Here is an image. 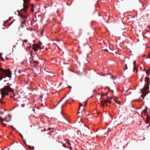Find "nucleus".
<instances>
[{
  "mask_svg": "<svg viewBox=\"0 0 150 150\" xmlns=\"http://www.w3.org/2000/svg\"><path fill=\"white\" fill-rule=\"evenodd\" d=\"M23 0V8L20 11H17L18 12V14L21 18V27L22 28L24 27L23 25L25 24V20L28 18V16L25 15L24 14L27 12L29 6L30 5V0Z\"/></svg>",
  "mask_w": 150,
  "mask_h": 150,
  "instance_id": "nucleus-1",
  "label": "nucleus"
},
{
  "mask_svg": "<svg viewBox=\"0 0 150 150\" xmlns=\"http://www.w3.org/2000/svg\"><path fill=\"white\" fill-rule=\"evenodd\" d=\"M5 77H8L11 78L12 77V73L9 69H5L0 67V81L2 80Z\"/></svg>",
  "mask_w": 150,
  "mask_h": 150,
  "instance_id": "nucleus-2",
  "label": "nucleus"
},
{
  "mask_svg": "<svg viewBox=\"0 0 150 150\" xmlns=\"http://www.w3.org/2000/svg\"><path fill=\"white\" fill-rule=\"evenodd\" d=\"M0 91L2 98H4L6 96L8 95V92H13V90L10 86H5L4 87L0 89Z\"/></svg>",
  "mask_w": 150,
  "mask_h": 150,
  "instance_id": "nucleus-3",
  "label": "nucleus"
},
{
  "mask_svg": "<svg viewBox=\"0 0 150 150\" xmlns=\"http://www.w3.org/2000/svg\"><path fill=\"white\" fill-rule=\"evenodd\" d=\"M87 104H80L79 105V111L78 113H79L80 112L82 113L85 111V107L87 105Z\"/></svg>",
  "mask_w": 150,
  "mask_h": 150,
  "instance_id": "nucleus-4",
  "label": "nucleus"
},
{
  "mask_svg": "<svg viewBox=\"0 0 150 150\" xmlns=\"http://www.w3.org/2000/svg\"><path fill=\"white\" fill-rule=\"evenodd\" d=\"M149 79L147 77L145 78V86H144V88L145 90H146L149 89L150 81H149Z\"/></svg>",
  "mask_w": 150,
  "mask_h": 150,
  "instance_id": "nucleus-5",
  "label": "nucleus"
},
{
  "mask_svg": "<svg viewBox=\"0 0 150 150\" xmlns=\"http://www.w3.org/2000/svg\"><path fill=\"white\" fill-rule=\"evenodd\" d=\"M108 102L110 103H113L114 102L115 103H119L117 101V99L113 97H108L107 99Z\"/></svg>",
  "mask_w": 150,
  "mask_h": 150,
  "instance_id": "nucleus-6",
  "label": "nucleus"
},
{
  "mask_svg": "<svg viewBox=\"0 0 150 150\" xmlns=\"http://www.w3.org/2000/svg\"><path fill=\"white\" fill-rule=\"evenodd\" d=\"M33 50L35 51H37L38 50V48H40V47L38 44H34L33 45Z\"/></svg>",
  "mask_w": 150,
  "mask_h": 150,
  "instance_id": "nucleus-7",
  "label": "nucleus"
},
{
  "mask_svg": "<svg viewBox=\"0 0 150 150\" xmlns=\"http://www.w3.org/2000/svg\"><path fill=\"white\" fill-rule=\"evenodd\" d=\"M5 120V119L1 118V117H0V121H3L2 124L4 126H5L6 125V124L3 122V121Z\"/></svg>",
  "mask_w": 150,
  "mask_h": 150,
  "instance_id": "nucleus-8",
  "label": "nucleus"
},
{
  "mask_svg": "<svg viewBox=\"0 0 150 150\" xmlns=\"http://www.w3.org/2000/svg\"><path fill=\"white\" fill-rule=\"evenodd\" d=\"M135 70H136V72H137V68L136 67V65H134L133 66V71L134 72Z\"/></svg>",
  "mask_w": 150,
  "mask_h": 150,
  "instance_id": "nucleus-9",
  "label": "nucleus"
},
{
  "mask_svg": "<svg viewBox=\"0 0 150 150\" xmlns=\"http://www.w3.org/2000/svg\"><path fill=\"white\" fill-rule=\"evenodd\" d=\"M31 6V11L32 12H33L34 11V7L35 6L34 5L32 4Z\"/></svg>",
  "mask_w": 150,
  "mask_h": 150,
  "instance_id": "nucleus-10",
  "label": "nucleus"
},
{
  "mask_svg": "<svg viewBox=\"0 0 150 150\" xmlns=\"http://www.w3.org/2000/svg\"><path fill=\"white\" fill-rule=\"evenodd\" d=\"M2 55V54L1 53H0V59L2 61H4V58L2 57H1Z\"/></svg>",
  "mask_w": 150,
  "mask_h": 150,
  "instance_id": "nucleus-11",
  "label": "nucleus"
},
{
  "mask_svg": "<svg viewBox=\"0 0 150 150\" xmlns=\"http://www.w3.org/2000/svg\"><path fill=\"white\" fill-rule=\"evenodd\" d=\"M147 109H148V108L146 106V108H145V109L143 110V112H144L146 113L147 112Z\"/></svg>",
  "mask_w": 150,
  "mask_h": 150,
  "instance_id": "nucleus-12",
  "label": "nucleus"
},
{
  "mask_svg": "<svg viewBox=\"0 0 150 150\" xmlns=\"http://www.w3.org/2000/svg\"><path fill=\"white\" fill-rule=\"evenodd\" d=\"M112 51V50L110 49H109V50H107V52L110 53H111Z\"/></svg>",
  "mask_w": 150,
  "mask_h": 150,
  "instance_id": "nucleus-13",
  "label": "nucleus"
},
{
  "mask_svg": "<svg viewBox=\"0 0 150 150\" xmlns=\"http://www.w3.org/2000/svg\"><path fill=\"white\" fill-rule=\"evenodd\" d=\"M29 148L30 149H31L32 148H33V149H34V147L33 146L31 147L30 146H29Z\"/></svg>",
  "mask_w": 150,
  "mask_h": 150,
  "instance_id": "nucleus-14",
  "label": "nucleus"
},
{
  "mask_svg": "<svg viewBox=\"0 0 150 150\" xmlns=\"http://www.w3.org/2000/svg\"><path fill=\"white\" fill-rule=\"evenodd\" d=\"M42 44V42H39V46L40 47V45Z\"/></svg>",
  "mask_w": 150,
  "mask_h": 150,
  "instance_id": "nucleus-15",
  "label": "nucleus"
},
{
  "mask_svg": "<svg viewBox=\"0 0 150 150\" xmlns=\"http://www.w3.org/2000/svg\"><path fill=\"white\" fill-rule=\"evenodd\" d=\"M125 66L126 67V69H124V70H125L126 69H128V67H127V64H126L125 65Z\"/></svg>",
  "mask_w": 150,
  "mask_h": 150,
  "instance_id": "nucleus-16",
  "label": "nucleus"
},
{
  "mask_svg": "<svg viewBox=\"0 0 150 150\" xmlns=\"http://www.w3.org/2000/svg\"><path fill=\"white\" fill-rule=\"evenodd\" d=\"M72 101V100H69V101H70V102H71V101ZM68 101H68V100H66V101H65V102H64V103H66L67 102H68Z\"/></svg>",
  "mask_w": 150,
  "mask_h": 150,
  "instance_id": "nucleus-17",
  "label": "nucleus"
},
{
  "mask_svg": "<svg viewBox=\"0 0 150 150\" xmlns=\"http://www.w3.org/2000/svg\"><path fill=\"white\" fill-rule=\"evenodd\" d=\"M68 141L67 142V143L69 145H70V143L69 141V140L67 139Z\"/></svg>",
  "mask_w": 150,
  "mask_h": 150,
  "instance_id": "nucleus-18",
  "label": "nucleus"
},
{
  "mask_svg": "<svg viewBox=\"0 0 150 150\" xmlns=\"http://www.w3.org/2000/svg\"><path fill=\"white\" fill-rule=\"evenodd\" d=\"M27 41H28V40H26V39L24 40H23V42L25 43L27 42Z\"/></svg>",
  "mask_w": 150,
  "mask_h": 150,
  "instance_id": "nucleus-19",
  "label": "nucleus"
},
{
  "mask_svg": "<svg viewBox=\"0 0 150 150\" xmlns=\"http://www.w3.org/2000/svg\"><path fill=\"white\" fill-rule=\"evenodd\" d=\"M142 94H143V95H144V96H146V95H145V94H144V91L143 90H142Z\"/></svg>",
  "mask_w": 150,
  "mask_h": 150,
  "instance_id": "nucleus-20",
  "label": "nucleus"
},
{
  "mask_svg": "<svg viewBox=\"0 0 150 150\" xmlns=\"http://www.w3.org/2000/svg\"><path fill=\"white\" fill-rule=\"evenodd\" d=\"M136 63V61L134 60L133 62V64H134V66L135 65V64Z\"/></svg>",
  "mask_w": 150,
  "mask_h": 150,
  "instance_id": "nucleus-21",
  "label": "nucleus"
},
{
  "mask_svg": "<svg viewBox=\"0 0 150 150\" xmlns=\"http://www.w3.org/2000/svg\"><path fill=\"white\" fill-rule=\"evenodd\" d=\"M145 71L146 72V74H147L148 73H149V71H148V70H145Z\"/></svg>",
  "mask_w": 150,
  "mask_h": 150,
  "instance_id": "nucleus-22",
  "label": "nucleus"
},
{
  "mask_svg": "<svg viewBox=\"0 0 150 150\" xmlns=\"http://www.w3.org/2000/svg\"><path fill=\"white\" fill-rule=\"evenodd\" d=\"M105 104L102 103L101 105H100V106H104Z\"/></svg>",
  "mask_w": 150,
  "mask_h": 150,
  "instance_id": "nucleus-23",
  "label": "nucleus"
},
{
  "mask_svg": "<svg viewBox=\"0 0 150 150\" xmlns=\"http://www.w3.org/2000/svg\"><path fill=\"white\" fill-rule=\"evenodd\" d=\"M21 105L22 107H23L25 106V105L24 104H21Z\"/></svg>",
  "mask_w": 150,
  "mask_h": 150,
  "instance_id": "nucleus-24",
  "label": "nucleus"
},
{
  "mask_svg": "<svg viewBox=\"0 0 150 150\" xmlns=\"http://www.w3.org/2000/svg\"><path fill=\"white\" fill-rule=\"evenodd\" d=\"M19 134L20 135V136L22 138H23V136L20 133H19Z\"/></svg>",
  "mask_w": 150,
  "mask_h": 150,
  "instance_id": "nucleus-25",
  "label": "nucleus"
},
{
  "mask_svg": "<svg viewBox=\"0 0 150 150\" xmlns=\"http://www.w3.org/2000/svg\"><path fill=\"white\" fill-rule=\"evenodd\" d=\"M106 88H108L109 90H110L111 91V90L110 89V88H109V87H106ZM112 91L113 92V90H112Z\"/></svg>",
  "mask_w": 150,
  "mask_h": 150,
  "instance_id": "nucleus-26",
  "label": "nucleus"
},
{
  "mask_svg": "<svg viewBox=\"0 0 150 150\" xmlns=\"http://www.w3.org/2000/svg\"><path fill=\"white\" fill-rule=\"evenodd\" d=\"M13 21H12L11 23H10L9 25V26H10V25L13 23Z\"/></svg>",
  "mask_w": 150,
  "mask_h": 150,
  "instance_id": "nucleus-27",
  "label": "nucleus"
},
{
  "mask_svg": "<svg viewBox=\"0 0 150 150\" xmlns=\"http://www.w3.org/2000/svg\"><path fill=\"white\" fill-rule=\"evenodd\" d=\"M63 99V98L61 100H60V101H59L58 102V103H60L61 102V101Z\"/></svg>",
  "mask_w": 150,
  "mask_h": 150,
  "instance_id": "nucleus-28",
  "label": "nucleus"
},
{
  "mask_svg": "<svg viewBox=\"0 0 150 150\" xmlns=\"http://www.w3.org/2000/svg\"><path fill=\"white\" fill-rule=\"evenodd\" d=\"M43 30H42V31H41V34H42V35H43L42 34H43Z\"/></svg>",
  "mask_w": 150,
  "mask_h": 150,
  "instance_id": "nucleus-29",
  "label": "nucleus"
},
{
  "mask_svg": "<svg viewBox=\"0 0 150 150\" xmlns=\"http://www.w3.org/2000/svg\"><path fill=\"white\" fill-rule=\"evenodd\" d=\"M60 106H61V109L62 110V109L63 107V105H60Z\"/></svg>",
  "mask_w": 150,
  "mask_h": 150,
  "instance_id": "nucleus-30",
  "label": "nucleus"
},
{
  "mask_svg": "<svg viewBox=\"0 0 150 150\" xmlns=\"http://www.w3.org/2000/svg\"><path fill=\"white\" fill-rule=\"evenodd\" d=\"M51 129L50 128H48V129H47V130H50Z\"/></svg>",
  "mask_w": 150,
  "mask_h": 150,
  "instance_id": "nucleus-31",
  "label": "nucleus"
},
{
  "mask_svg": "<svg viewBox=\"0 0 150 150\" xmlns=\"http://www.w3.org/2000/svg\"><path fill=\"white\" fill-rule=\"evenodd\" d=\"M10 127L12 128L13 129H15V128L14 127H13V126H11Z\"/></svg>",
  "mask_w": 150,
  "mask_h": 150,
  "instance_id": "nucleus-32",
  "label": "nucleus"
},
{
  "mask_svg": "<svg viewBox=\"0 0 150 150\" xmlns=\"http://www.w3.org/2000/svg\"><path fill=\"white\" fill-rule=\"evenodd\" d=\"M88 55H87V57H88V58H88ZM86 60H87V61H88V58H87V59H86Z\"/></svg>",
  "mask_w": 150,
  "mask_h": 150,
  "instance_id": "nucleus-33",
  "label": "nucleus"
},
{
  "mask_svg": "<svg viewBox=\"0 0 150 150\" xmlns=\"http://www.w3.org/2000/svg\"><path fill=\"white\" fill-rule=\"evenodd\" d=\"M86 102H87V101H86V100L85 101H84V102H83V103H86Z\"/></svg>",
  "mask_w": 150,
  "mask_h": 150,
  "instance_id": "nucleus-34",
  "label": "nucleus"
},
{
  "mask_svg": "<svg viewBox=\"0 0 150 150\" xmlns=\"http://www.w3.org/2000/svg\"><path fill=\"white\" fill-rule=\"evenodd\" d=\"M23 142L26 145H27V144H26L25 141H23Z\"/></svg>",
  "mask_w": 150,
  "mask_h": 150,
  "instance_id": "nucleus-35",
  "label": "nucleus"
},
{
  "mask_svg": "<svg viewBox=\"0 0 150 150\" xmlns=\"http://www.w3.org/2000/svg\"><path fill=\"white\" fill-rule=\"evenodd\" d=\"M41 105L42 106H43V104H41Z\"/></svg>",
  "mask_w": 150,
  "mask_h": 150,
  "instance_id": "nucleus-36",
  "label": "nucleus"
},
{
  "mask_svg": "<svg viewBox=\"0 0 150 150\" xmlns=\"http://www.w3.org/2000/svg\"><path fill=\"white\" fill-rule=\"evenodd\" d=\"M1 114H4V112H1Z\"/></svg>",
  "mask_w": 150,
  "mask_h": 150,
  "instance_id": "nucleus-37",
  "label": "nucleus"
},
{
  "mask_svg": "<svg viewBox=\"0 0 150 150\" xmlns=\"http://www.w3.org/2000/svg\"><path fill=\"white\" fill-rule=\"evenodd\" d=\"M59 104V103H58V104H57V106H58L59 104Z\"/></svg>",
  "mask_w": 150,
  "mask_h": 150,
  "instance_id": "nucleus-38",
  "label": "nucleus"
},
{
  "mask_svg": "<svg viewBox=\"0 0 150 150\" xmlns=\"http://www.w3.org/2000/svg\"><path fill=\"white\" fill-rule=\"evenodd\" d=\"M108 50L105 49V51H106L107 52V50Z\"/></svg>",
  "mask_w": 150,
  "mask_h": 150,
  "instance_id": "nucleus-39",
  "label": "nucleus"
},
{
  "mask_svg": "<svg viewBox=\"0 0 150 150\" xmlns=\"http://www.w3.org/2000/svg\"><path fill=\"white\" fill-rule=\"evenodd\" d=\"M1 102L2 103H5V102H2V101H1Z\"/></svg>",
  "mask_w": 150,
  "mask_h": 150,
  "instance_id": "nucleus-40",
  "label": "nucleus"
},
{
  "mask_svg": "<svg viewBox=\"0 0 150 150\" xmlns=\"http://www.w3.org/2000/svg\"><path fill=\"white\" fill-rule=\"evenodd\" d=\"M144 71H145V70H146V68H145L144 69Z\"/></svg>",
  "mask_w": 150,
  "mask_h": 150,
  "instance_id": "nucleus-41",
  "label": "nucleus"
},
{
  "mask_svg": "<svg viewBox=\"0 0 150 150\" xmlns=\"http://www.w3.org/2000/svg\"><path fill=\"white\" fill-rule=\"evenodd\" d=\"M106 105L107 106H109L108 105V104H106Z\"/></svg>",
  "mask_w": 150,
  "mask_h": 150,
  "instance_id": "nucleus-42",
  "label": "nucleus"
},
{
  "mask_svg": "<svg viewBox=\"0 0 150 150\" xmlns=\"http://www.w3.org/2000/svg\"><path fill=\"white\" fill-rule=\"evenodd\" d=\"M112 78V79H113V76H112L111 77V78Z\"/></svg>",
  "mask_w": 150,
  "mask_h": 150,
  "instance_id": "nucleus-43",
  "label": "nucleus"
},
{
  "mask_svg": "<svg viewBox=\"0 0 150 150\" xmlns=\"http://www.w3.org/2000/svg\"><path fill=\"white\" fill-rule=\"evenodd\" d=\"M61 113H62V115H63V113H62V112H61Z\"/></svg>",
  "mask_w": 150,
  "mask_h": 150,
  "instance_id": "nucleus-44",
  "label": "nucleus"
},
{
  "mask_svg": "<svg viewBox=\"0 0 150 150\" xmlns=\"http://www.w3.org/2000/svg\"><path fill=\"white\" fill-rule=\"evenodd\" d=\"M6 121L7 122H8L9 121Z\"/></svg>",
  "mask_w": 150,
  "mask_h": 150,
  "instance_id": "nucleus-45",
  "label": "nucleus"
},
{
  "mask_svg": "<svg viewBox=\"0 0 150 150\" xmlns=\"http://www.w3.org/2000/svg\"><path fill=\"white\" fill-rule=\"evenodd\" d=\"M107 94H108V93H106V95H107Z\"/></svg>",
  "mask_w": 150,
  "mask_h": 150,
  "instance_id": "nucleus-46",
  "label": "nucleus"
},
{
  "mask_svg": "<svg viewBox=\"0 0 150 150\" xmlns=\"http://www.w3.org/2000/svg\"><path fill=\"white\" fill-rule=\"evenodd\" d=\"M135 101H138V100H135Z\"/></svg>",
  "mask_w": 150,
  "mask_h": 150,
  "instance_id": "nucleus-47",
  "label": "nucleus"
},
{
  "mask_svg": "<svg viewBox=\"0 0 150 150\" xmlns=\"http://www.w3.org/2000/svg\"><path fill=\"white\" fill-rule=\"evenodd\" d=\"M36 62V63H38H38L37 62Z\"/></svg>",
  "mask_w": 150,
  "mask_h": 150,
  "instance_id": "nucleus-48",
  "label": "nucleus"
},
{
  "mask_svg": "<svg viewBox=\"0 0 150 150\" xmlns=\"http://www.w3.org/2000/svg\"><path fill=\"white\" fill-rule=\"evenodd\" d=\"M134 101V100H133L132 101V102H133Z\"/></svg>",
  "mask_w": 150,
  "mask_h": 150,
  "instance_id": "nucleus-49",
  "label": "nucleus"
},
{
  "mask_svg": "<svg viewBox=\"0 0 150 150\" xmlns=\"http://www.w3.org/2000/svg\"><path fill=\"white\" fill-rule=\"evenodd\" d=\"M1 100V99H0V101Z\"/></svg>",
  "mask_w": 150,
  "mask_h": 150,
  "instance_id": "nucleus-50",
  "label": "nucleus"
},
{
  "mask_svg": "<svg viewBox=\"0 0 150 150\" xmlns=\"http://www.w3.org/2000/svg\"><path fill=\"white\" fill-rule=\"evenodd\" d=\"M33 111H35L34 109H33Z\"/></svg>",
  "mask_w": 150,
  "mask_h": 150,
  "instance_id": "nucleus-51",
  "label": "nucleus"
}]
</instances>
